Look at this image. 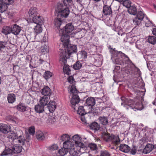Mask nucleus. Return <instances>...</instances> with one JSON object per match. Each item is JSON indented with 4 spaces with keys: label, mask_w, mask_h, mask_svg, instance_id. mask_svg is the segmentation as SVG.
<instances>
[{
    "label": "nucleus",
    "mask_w": 156,
    "mask_h": 156,
    "mask_svg": "<svg viewBox=\"0 0 156 156\" xmlns=\"http://www.w3.org/2000/svg\"><path fill=\"white\" fill-rule=\"evenodd\" d=\"M72 0H64V5L62 3H58L55 8V12L58 17L66 18L68 16L69 10L66 6L70 5Z\"/></svg>",
    "instance_id": "1"
},
{
    "label": "nucleus",
    "mask_w": 156,
    "mask_h": 156,
    "mask_svg": "<svg viewBox=\"0 0 156 156\" xmlns=\"http://www.w3.org/2000/svg\"><path fill=\"white\" fill-rule=\"evenodd\" d=\"M64 49L61 50L59 54L60 61H62L64 63L67 62V59L69 58L72 54L77 51V47L76 45H72L69 44H64Z\"/></svg>",
    "instance_id": "2"
},
{
    "label": "nucleus",
    "mask_w": 156,
    "mask_h": 156,
    "mask_svg": "<svg viewBox=\"0 0 156 156\" xmlns=\"http://www.w3.org/2000/svg\"><path fill=\"white\" fill-rule=\"evenodd\" d=\"M121 100L122 101L121 103L122 105H123L127 109L131 108L136 111V110H140L143 108V106L141 102H138L134 104L133 101L131 99L124 97H122Z\"/></svg>",
    "instance_id": "3"
},
{
    "label": "nucleus",
    "mask_w": 156,
    "mask_h": 156,
    "mask_svg": "<svg viewBox=\"0 0 156 156\" xmlns=\"http://www.w3.org/2000/svg\"><path fill=\"white\" fill-rule=\"evenodd\" d=\"M113 59L115 60L114 62L115 63L118 64L122 65L124 64V62L120 60L119 58L117 57L121 56L122 58L124 57V59L126 60L125 62L126 63L130 62L131 61L129 59V58L125 54L122 53L121 51H114L113 53Z\"/></svg>",
    "instance_id": "4"
},
{
    "label": "nucleus",
    "mask_w": 156,
    "mask_h": 156,
    "mask_svg": "<svg viewBox=\"0 0 156 156\" xmlns=\"http://www.w3.org/2000/svg\"><path fill=\"white\" fill-rule=\"evenodd\" d=\"M144 17V14L141 11H138L137 13L136 17L133 19L134 24L136 26L140 24L141 21Z\"/></svg>",
    "instance_id": "5"
},
{
    "label": "nucleus",
    "mask_w": 156,
    "mask_h": 156,
    "mask_svg": "<svg viewBox=\"0 0 156 156\" xmlns=\"http://www.w3.org/2000/svg\"><path fill=\"white\" fill-rule=\"evenodd\" d=\"M13 0H0V12L2 13L7 9V5L12 4Z\"/></svg>",
    "instance_id": "6"
},
{
    "label": "nucleus",
    "mask_w": 156,
    "mask_h": 156,
    "mask_svg": "<svg viewBox=\"0 0 156 156\" xmlns=\"http://www.w3.org/2000/svg\"><path fill=\"white\" fill-rule=\"evenodd\" d=\"M103 13L105 16L110 15L112 12V9L111 7L112 2H111L109 3H105V1H103Z\"/></svg>",
    "instance_id": "7"
},
{
    "label": "nucleus",
    "mask_w": 156,
    "mask_h": 156,
    "mask_svg": "<svg viewBox=\"0 0 156 156\" xmlns=\"http://www.w3.org/2000/svg\"><path fill=\"white\" fill-rule=\"evenodd\" d=\"M80 101V99L77 94H74L73 95L70 102L72 108H73L74 110L76 109L75 105L77 104Z\"/></svg>",
    "instance_id": "8"
},
{
    "label": "nucleus",
    "mask_w": 156,
    "mask_h": 156,
    "mask_svg": "<svg viewBox=\"0 0 156 156\" xmlns=\"http://www.w3.org/2000/svg\"><path fill=\"white\" fill-rule=\"evenodd\" d=\"M69 34L63 32L62 34L61 38V41L63 44H62V45L64 47V44H69Z\"/></svg>",
    "instance_id": "9"
},
{
    "label": "nucleus",
    "mask_w": 156,
    "mask_h": 156,
    "mask_svg": "<svg viewBox=\"0 0 156 156\" xmlns=\"http://www.w3.org/2000/svg\"><path fill=\"white\" fill-rule=\"evenodd\" d=\"M128 71L126 70V73L128 74H140V69L135 67V66L128 69Z\"/></svg>",
    "instance_id": "10"
},
{
    "label": "nucleus",
    "mask_w": 156,
    "mask_h": 156,
    "mask_svg": "<svg viewBox=\"0 0 156 156\" xmlns=\"http://www.w3.org/2000/svg\"><path fill=\"white\" fill-rule=\"evenodd\" d=\"M21 30L20 27L15 24L13 25L11 27V33L15 35H17Z\"/></svg>",
    "instance_id": "11"
},
{
    "label": "nucleus",
    "mask_w": 156,
    "mask_h": 156,
    "mask_svg": "<svg viewBox=\"0 0 156 156\" xmlns=\"http://www.w3.org/2000/svg\"><path fill=\"white\" fill-rule=\"evenodd\" d=\"M29 19L32 20L37 16V9L35 7L32 8L29 11Z\"/></svg>",
    "instance_id": "12"
},
{
    "label": "nucleus",
    "mask_w": 156,
    "mask_h": 156,
    "mask_svg": "<svg viewBox=\"0 0 156 156\" xmlns=\"http://www.w3.org/2000/svg\"><path fill=\"white\" fill-rule=\"evenodd\" d=\"M41 92L44 96H46L49 98L51 94V90L48 86H45L42 89Z\"/></svg>",
    "instance_id": "13"
},
{
    "label": "nucleus",
    "mask_w": 156,
    "mask_h": 156,
    "mask_svg": "<svg viewBox=\"0 0 156 156\" xmlns=\"http://www.w3.org/2000/svg\"><path fill=\"white\" fill-rule=\"evenodd\" d=\"M154 148V146L151 144H148L145 146L143 151V153L147 154L151 151Z\"/></svg>",
    "instance_id": "14"
},
{
    "label": "nucleus",
    "mask_w": 156,
    "mask_h": 156,
    "mask_svg": "<svg viewBox=\"0 0 156 156\" xmlns=\"http://www.w3.org/2000/svg\"><path fill=\"white\" fill-rule=\"evenodd\" d=\"M89 126L90 129L94 130V132L99 130L101 128L100 125L95 122L90 123Z\"/></svg>",
    "instance_id": "15"
},
{
    "label": "nucleus",
    "mask_w": 156,
    "mask_h": 156,
    "mask_svg": "<svg viewBox=\"0 0 156 156\" xmlns=\"http://www.w3.org/2000/svg\"><path fill=\"white\" fill-rule=\"evenodd\" d=\"M10 127L4 124H0V131L4 133H7L11 130Z\"/></svg>",
    "instance_id": "16"
},
{
    "label": "nucleus",
    "mask_w": 156,
    "mask_h": 156,
    "mask_svg": "<svg viewBox=\"0 0 156 156\" xmlns=\"http://www.w3.org/2000/svg\"><path fill=\"white\" fill-rule=\"evenodd\" d=\"M56 103L53 101H50L47 105V107L49 112H52L56 108Z\"/></svg>",
    "instance_id": "17"
},
{
    "label": "nucleus",
    "mask_w": 156,
    "mask_h": 156,
    "mask_svg": "<svg viewBox=\"0 0 156 156\" xmlns=\"http://www.w3.org/2000/svg\"><path fill=\"white\" fill-rule=\"evenodd\" d=\"M54 22L55 29L60 30V29L61 32H62L60 26L62 23V20L60 17H58L57 16V18L55 20Z\"/></svg>",
    "instance_id": "18"
},
{
    "label": "nucleus",
    "mask_w": 156,
    "mask_h": 156,
    "mask_svg": "<svg viewBox=\"0 0 156 156\" xmlns=\"http://www.w3.org/2000/svg\"><path fill=\"white\" fill-rule=\"evenodd\" d=\"M65 33L69 34L74 29V27L72 23H69L67 24L65 26Z\"/></svg>",
    "instance_id": "19"
},
{
    "label": "nucleus",
    "mask_w": 156,
    "mask_h": 156,
    "mask_svg": "<svg viewBox=\"0 0 156 156\" xmlns=\"http://www.w3.org/2000/svg\"><path fill=\"white\" fill-rule=\"evenodd\" d=\"M32 20L34 23L37 24L42 25L44 23L43 19L40 16H36Z\"/></svg>",
    "instance_id": "20"
},
{
    "label": "nucleus",
    "mask_w": 156,
    "mask_h": 156,
    "mask_svg": "<svg viewBox=\"0 0 156 156\" xmlns=\"http://www.w3.org/2000/svg\"><path fill=\"white\" fill-rule=\"evenodd\" d=\"M49 98L48 97L46 96L41 97L39 100L40 104L44 106H47V103L49 101Z\"/></svg>",
    "instance_id": "21"
},
{
    "label": "nucleus",
    "mask_w": 156,
    "mask_h": 156,
    "mask_svg": "<svg viewBox=\"0 0 156 156\" xmlns=\"http://www.w3.org/2000/svg\"><path fill=\"white\" fill-rule=\"evenodd\" d=\"M119 150L123 152L127 153L130 151V148L128 145L123 144L120 145Z\"/></svg>",
    "instance_id": "22"
},
{
    "label": "nucleus",
    "mask_w": 156,
    "mask_h": 156,
    "mask_svg": "<svg viewBox=\"0 0 156 156\" xmlns=\"http://www.w3.org/2000/svg\"><path fill=\"white\" fill-rule=\"evenodd\" d=\"M86 105L89 106H92L94 105L95 104V100L93 98H88L86 100Z\"/></svg>",
    "instance_id": "23"
},
{
    "label": "nucleus",
    "mask_w": 156,
    "mask_h": 156,
    "mask_svg": "<svg viewBox=\"0 0 156 156\" xmlns=\"http://www.w3.org/2000/svg\"><path fill=\"white\" fill-rule=\"evenodd\" d=\"M63 147L66 148L68 150L72 148H74V144L70 140L65 141L63 143Z\"/></svg>",
    "instance_id": "24"
},
{
    "label": "nucleus",
    "mask_w": 156,
    "mask_h": 156,
    "mask_svg": "<svg viewBox=\"0 0 156 156\" xmlns=\"http://www.w3.org/2000/svg\"><path fill=\"white\" fill-rule=\"evenodd\" d=\"M16 95L13 94H9L7 96L8 103L11 104L14 103L16 101Z\"/></svg>",
    "instance_id": "25"
},
{
    "label": "nucleus",
    "mask_w": 156,
    "mask_h": 156,
    "mask_svg": "<svg viewBox=\"0 0 156 156\" xmlns=\"http://www.w3.org/2000/svg\"><path fill=\"white\" fill-rule=\"evenodd\" d=\"M12 149L14 153H19L22 151V147L20 145L15 144L13 146Z\"/></svg>",
    "instance_id": "26"
},
{
    "label": "nucleus",
    "mask_w": 156,
    "mask_h": 156,
    "mask_svg": "<svg viewBox=\"0 0 156 156\" xmlns=\"http://www.w3.org/2000/svg\"><path fill=\"white\" fill-rule=\"evenodd\" d=\"M44 106L41 104H38L35 106V110L36 112L37 113H41L44 111Z\"/></svg>",
    "instance_id": "27"
},
{
    "label": "nucleus",
    "mask_w": 156,
    "mask_h": 156,
    "mask_svg": "<svg viewBox=\"0 0 156 156\" xmlns=\"http://www.w3.org/2000/svg\"><path fill=\"white\" fill-rule=\"evenodd\" d=\"M77 112V113L80 115H84L88 113L86 111L84 107L82 106L79 107Z\"/></svg>",
    "instance_id": "28"
},
{
    "label": "nucleus",
    "mask_w": 156,
    "mask_h": 156,
    "mask_svg": "<svg viewBox=\"0 0 156 156\" xmlns=\"http://www.w3.org/2000/svg\"><path fill=\"white\" fill-rule=\"evenodd\" d=\"M128 11L130 14L135 15L137 13V9L135 6H132L129 7L128 9Z\"/></svg>",
    "instance_id": "29"
},
{
    "label": "nucleus",
    "mask_w": 156,
    "mask_h": 156,
    "mask_svg": "<svg viewBox=\"0 0 156 156\" xmlns=\"http://www.w3.org/2000/svg\"><path fill=\"white\" fill-rule=\"evenodd\" d=\"M112 142L114 144L117 145L120 144V140L118 136H115L114 135H113Z\"/></svg>",
    "instance_id": "30"
},
{
    "label": "nucleus",
    "mask_w": 156,
    "mask_h": 156,
    "mask_svg": "<svg viewBox=\"0 0 156 156\" xmlns=\"http://www.w3.org/2000/svg\"><path fill=\"white\" fill-rule=\"evenodd\" d=\"M37 139L39 140H44L45 138L43 133L41 131H37L36 133Z\"/></svg>",
    "instance_id": "31"
},
{
    "label": "nucleus",
    "mask_w": 156,
    "mask_h": 156,
    "mask_svg": "<svg viewBox=\"0 0 156 156\" xmlns=\"http://www.w3.org/2000/svg\"><path fill=\"white\" fill-rule=\"evenodd\" d=\"M18 134L15 133L14 132L12 131L9 133L8 137L9 139H11L12 140H13L18 138Z\"/></svg>",
    "instance_id": "32"
},
{
    "label": "nucleus",
    "mask_w": 156,
    "mask_h": 156,
    "mask_svg": "<svg viewBox=\"0 0 156 156\" xmlns=\"http://www.w3.org/2000/svg\"><path fill=\"white\" fill-rule=\"evenodd\" d=\"M14 154L13 149H11L9 148L6 147L4 151H3L2 154V155H6L8 154Z\"/></svg>",
    "instance_id": "33"
},
{
    "label": "nucleus",
    "mask_w": 156,
    "mask_h": 156,
    "mask_svg": "<svg viewBox=\"0 0 156 156\" xmlns=\"http://www.w3.org/2000/svg\"><path fill=\"white\" fill-rule=\"evenodd\" d=\"M102 125H105L108 123V118L105 116H100L98 119Z\"/></svg>",
    "instance_id": "34"
},
{
    "label": "nucleus",
    "mask_w": 156,
    "mask_h": 156,
    "mask_svg": "<svg viewBox=\"0 0 156 156\" xmlns=\"http://www.w3.org/2000/svg\"><path fill=\"white\" fill-rule=\"evenodd\" d=\"M60 62H62L61 64L62 63L63 64H64V65L63 67V72L65 73L66 74L68 75H69L70 74V69H69V66L68 65H66L65 63H64L62 61H60Z\"/></svg>",
    "instance_id": "35"
},
{
    "label": "nucleus",
    "mask_w": 156,
    "mask_h": 156,
    "mask_svg": "<svg viewBox=\"0 0 156 156\" xmlns=\"http://www.w3.org/2000/svg\"><path fill=\"white\" fill-rule=\"evenodd\" d=\"M2 32L5 35L10 34L11 32V28L9 26H4L3 28Z\"/></svg>",
    "instance_id": "36"
},
{
    "label": "nucleus",
    "mask_w": 156,
    "mask_h": 156,
    "mask_svg": "<svg viewBox=\"0 0 156 156\" xmlns=\"http://www.w3.org/2000/svg\"><path fill=\"white\" fill-rule=\"evenodd\" d=\"M68 152V150L63 147V148L60 149L58 151V153L60 156H64Z\"/></svg>",
    "instance_id": "37"
},
{
    "label": "nucleus",
    "mask_w": 156,
    "mask_h": 156,
    "mask_svg": "<svg viewBox=\"0 0 156 156\" xmlns=\"http://www.w3.org/2000/svg\"><path fill=\"white\" fill-rule=\"evenodd\" d=\"M82 66V63L79 61L76 62L73 65V68L75 70H79L80 69Z\"/></svg>",
    "instance_id": "38"
},
{
    "label": "nucleus",
    "mask_w": 156,
    "mask_h": 156,
    "mask_svg": "<svg viewBox=\"0 0 156 156\" xmlns=\"http://www.w3.org/2000/svg\"><path fill=\"white\" fill-rule=\"evenodd\" d=\"M17 108L20 111L24 112L26 110V107L23 103H20L17 106Z\"/></svg>",
    "instance_id": "39"
},
{
    "label": "nucleus",
    "mask_w": 156,
    "mask_h": 156,
    "mask_svg": "<svg viewBox=\"0 0 156 156\" xmlns=\"http://www.w3.org/2000/svg\"><path fill=\"white\" fill-rule=\"evenodd\" d=\"M41 25L37 24L34 28V31L37 34L41 33L42 30Z\"/></svg>",
    "instance_id": "40"
},
{
    "label": "nucleus",
    "mask_w": 156,
    "mask_h": 156,
    "mask_svg": "<svg viewBox=\"0 0 156 156\" xmlns=\"http://www.w3.org/2000/svg\"><path fill=\"white\" fill-rule=\"evenodd\" d=\"M148 42L152 44L156 43V37L154 36H149L148 39Z\"/></svg>",
    "instance_id": "41"
},
{
    "label": "nucleus",
    "mask_w": 156,
    "mask_h": 156,
    "mask_svg": "<svg viewBox=\"0 0 156 156\" xmlns=\"http://www.w3.org/2000/svg\"><path fill=\"white\" fill-rule=\"evenodd\" d=\"M60 139L62 141H66L68 140H70V138L68 134H65L61 136Z\"/></svg>",
    "instance_id": "42"
},
{
    "label": "nucleus",
    "mask_w": 156,
    "mask_h": 156,
    "mask_svg": "<svg viewBox=\"0 0 156 156\" xmlns=\"http://www.w3.org/2000/svg\"><path fill=\"white\" fill-rule=\"evenodd\" d=\"M81 139L78 135H75L72 136V140H73L75 144L81 141Z\"/></svg>",
    "instance_id": "43"
},
{
    "label": "nucleus",
    "mask_w": 156,
    "mask_h": 156,
    "mask_svg": "<svg viewBox=\"0 0 156 156\" xmlns=\"http://www.w3.org/2000/svg\"><path fill=\"white\" fill-rule=\"evenodd\" d=\"M52 75V73L48 71H46L44 74L43 77L46 80H47L48 78H50Z\"/></svg>",
    "instance_id": "44"
},
{
    "label": "nucleus",
    "mask_w": 156,
    "mask_h": 156,
    "mask_svg": "<svg viewBox=\"0 0 156 156\" xmlns=\"http://www.w3.org/2000/svg\"><path fill=\"white\" fill-rule=\"evenodd\" d=\"M16 139H17L19 143L20 144V145L24 144L25 139L23 136L20 135Z\"/></svg>",
    "instance_id": "45"
},
{
    "label": "nucleus",
    "mask_w": 156,
    "mask_h": 156,
    "mask_svg": "<svg viewBox=\"0 0 156 156\" xmlns=\"http://www.w3.org/2000/svg\"><path fill=\"white\" fill-rule=\"evenodd\" d=\"M113 135H110V134H107L104 136V140L107 142H109L112 140V137Z\"/></svg>",
    "instance_id": "46"
},
{
    "label": "nucleus",
    "mask_w": 156,
    "mask_h": 156,
    "mask_svg": "<svg viewBox=\"0 0 156 156\" xmlns=\"http://www.w3.org/2000/svg\"><path fill=\"white\" fill-rule=\"evenodd\" d=\"M131 2L130 0H125L123 2V5L127 8L131 6Z\"/></svg>",
    "instance_id": "47"
},
{
    "label": "nucleus",
    "mask_w": 156,
    "mask_h": 156,
    "mask_svg": "<svg viewBox=\"0 0 156 156\" xmlns=\"http://www.w3.org/2000/svg\"><path fill=\"white\" fill-rule=\"evenodd\" d=\"M68 152L71 156H74L77 155L76 154L77 152L76 151L74 147V148H71L69 149L68 150Z\"/></svg>",
    "instance_id": "48"
},
{
    "label": "nucleus",
    "mask_w": 156,
    "mask_h": 156,
    "mask_svg": "<svg viewBox=\"0 0 156 156\" xmlns=\"http://www.w3.org/2000/svg\"><path fill=\"white\" fill-rule=\"evenodd\" d=\"M41 51L42 53H44L48 52V46L46 45H44L42 46Z\"/></svg>",
    "instance_id": "49"
},
{
    "label": "nucleus",
    "mask_w": 156,
    "mask_h": 156,
    "mask_svg": "<svg viewBox=\"0 0 156 156\" xmlns=\"http://www.w3.org/2000/svg\"><path fill=\"white\" fill-rule=\"evenodd\" d=\"M88 147L92 150H96L97 149V145L94 144H90L88 145Z\"/></svg>",
    "instance_id": "50"
},
{
    "label": "nucleus",
    "mask_w": 156,
    "mask_h": 156,
    "mask_svg": "<svg viewBox=\"0 0 156 156\" xmlns=\"http://www.w3.org/2000/svg\"><path fill=\"white\" fill-rule=\"evenodd\" d=\"M29 132L30 134L33 135L35 133V128L34 126L30 127L29 129Z\"/></svg>",
    "instance_id": "51"
},
{
    "label": "nucleus",
    "mask_w": 156,
    "mask_h": 156,
    "mask_svg": "<svg viewBox=\"0 0 156 156\" xmlns=\"http://www.w3.org/2000/svg\"><path fill=\"white\" fill-rule=\"evenodd\" d=\"M97 156H110V154L109 153L106 151H101L100 155Z\"/></svg>",
    "instance_id": "52"
},
{
    "label": "nucleus",
    "mask_w": 156,
    "mask_h": 156,
    "mask_svg": "<svg viewBox=\"0 0 156 156\" xmlns=\"http://www.w3.org/2000/svg\"><path fill=\"white\" fill-rule=\"evenodd\" d=\"M80 54L81 55V57L83 58H87V53L86 51H82L80 52Z\"/></svg>",
    "instance_id": "53"
},
{
    "label": "nucleus",
    "mask_w": 156,
    "mask_h": 156,
    "mask_svg": "<svg viewBox=\"0 0 156 156\" xmlns=\"http://www.w3.org/2000/svg\"><path fill=\"white\" fill-rule=\"evenodd\" d=\"M75 144L76 145V146L80 147V148H83L85 146V145L81 142V141H80L79 142L76 143Z\"/></svg>",
    "instance_id": "54"
},
{
    "label": "nucleus",
    "mask_w": 156,
    "mask_h": 156,
    "mask_svg": "<svg viewBox=\"0 0 156 156\" xmlns=\"http://www.w3.org/2000/svg\"><path fill=\"white\" fill-rule=\"evenodd\" d=\"M70 91L72 93H75L76 92L77 90L74 86L73 85L72 86Z\"/></svg>",
    "instance_id": "55"
},
{
    "label": "nucleus",
    "mask_w": 156,
    "mask_h": 156,
    "mask_svg": "<svg viewBox=\"0 0 156 156\" xmlns=\"http://www.w3.org/2000/svg\"><path fill=\"white\" fill-rule=\"evenodd\" d=\"M6 45V43L5 42H0V50L5 47Z\"/></svg>",
    "instance_id": "56"
},
{
    "label": "nucleus",
    "mask_w": 156,
    "mask_h": 156,
    "mask_svg": "<svg viewBox=\"0 0 156 156\" xmlns=\"http://www.w3.org/2000/svg\"><path fill=\"white\" fill-rule=\"evenodd\" d=\"M58 148V146L56 144H53L51 146L50 149L51 150H57Z\"/></svg>",
    "instance_id": "57"
},
{
    "label": "nucleus",
    "mask_w": 156,
    "mask_h": 156,
    "mask_svg": "<svg viewBox=\"0 0 156 156\" xmlns=\"http://www.w3.org/2000/svg\"><path fill=\"white\" fill-rule=\"evenodd\" d=\"M68 80L69 82L71 84L73 83L74 80L73 77L72 76H71L69 77V78L68 79Z\"/></svg>",
    "instance_id": "58"
},
{
    "label": "nucleus",
    "mask_w": 156,
    "mask_h": 156,
    "mask_svg": "<svg viewBox=\"0 0 156 156\" xmlns=\"http://www.w3.org/2000/svg\"><path fill=\"white\" fill-rule=\"evenodd\" d=\"M84 115H80V117L81 121L83 123H85L86 122V119L85 117L84 116Z\"/></svg>",
    "instance_id": "59"
},
{
    "label": "nucleus",
    "mask_w": 156,
    "mask_h": 156,
    "mask_svg": "<svg viewBox=\"0 0 156 156\" xmlns=\"http://www.w3.org/2000/svg\"><path fill=\"white\" fill-rule=\"evenodd\" d=\"M79 156H92L91 154H89L87 153H83Z\"/></svg>",
    "instance_id": "60"
},
{
    "label": "nucleus",
    "mask_w": 156,
    "mask_h": 156,
    "mask_svg": "<svg viewBox=\"0 0 156 156\" xmlns=\"http://www.w3.org/2000/svg\"><path fill=\"white\" fill-rule=\"evenodd\" d=\"M130 153L133 155L135 154L136 153V150L135 149H133L130 151Z\"/></svg>",
    "instance_id": "61"
},
{
    "label": "nucleus",
    "mask_w": 156,
    "mask_h": 156,
    "mask_svg": "<svg viewBox=\"0 0 156 156\" xmlns=\"http://www.w3.org/2000/svg\"><path fill=\"white\" fill-rule=\"evenodd\" d=\"M152 32L153 35L156 36V28H153Z\"/></svg>",
    "instance_id": "62"
},
{
    "label": "nucleus",
    "mask_w": 156,
    "mask_h": 156,
    "mask_svg": "<svg viewBox=\"0 0 156 156\" xmlns=\"http://www.w3.org/2000/svg\"><path fill=\"white\" fill-rule=\"evenodd\" d=\"M44 62L45 61H44V60L41 59H40V64H42L43 62Z\"/></svg>",
    "instance_id": "63"
},
{
    "label": "nucleus",
    "mask_w": 156,
    "mask_h": 156,
    "mask_svg": "<svg viewBox=\"0 0 156 156\" xmlns=\"http://www.w3.org/2000/svg\"><path fill=\"white\" fill-rule=\"evenodd\" d=\"M120 66H116L115 67V69H120Z\"/></svg>",
    "instance_id": "64"
}]
</instances>
